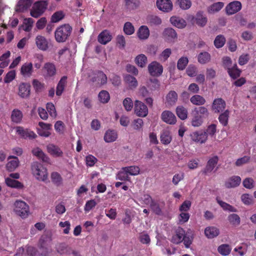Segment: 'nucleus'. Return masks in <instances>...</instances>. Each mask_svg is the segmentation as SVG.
<instances>
[{"label":"nucleus","instance_id":"nucleus-1","mask_svg":"<svg viewBox=\"0 0 256 256\" xmlns=\"http://www.w3.org/2000/svg\"><path fill=\"white\" fill-rule=\"evenodd\" d=\"M209 112L208 108L204 106L194 108L190 112L191 124L194 127L201 126L204 118H208Z\"/></svg>","mask_w":256,"mask_h":256},{"label":"nucleus","instance_id":"nucleus-2","mask_svg":"<svg viewBox=\"0 0 256 256\" xmlns=\"http://www.w3.org/2000/svg\"><path fill=\"white\" fill-rule=\"evenodd\" d=\"M72 28L69 24H64L58 27L54 32L56 41L58 42H65L70 36Z\"/></svg>","mask_w":256,"mask_h":256},{"label":"nucleus","instance_id":"nucleus-3","mask_svg":"<svg viewBox=\"0 0 256 256\" xmlns=\"http://www.w3.org/2000/svg\"><path fill=\"white\" fill-rule=\"evenodd\" d=\"M32 172L36 178L42 182L48 179L47 169L40 163L34 162L31 164Z\"/></svg>","mask_w":256,"mask_h":256},{"label":"nucleus","instance_id":"nucleus-4","mask_svg":"<svg viewBox=\"0 0 256 256\" xmlns=\"http://www.w3.org/2000/svg\"><path fill=\"white\" fill-rule=\"evenodd\" d=\"M13 210L14 213L22 218H27L30 214L29 206L24 201L16 200L13 204Z\"/></svg>","mask_w":256,"mask_h":256},{"label":"nucleus","instance_id":"nucleus-5","mask_svg":"<svg viewBox=\"0 0 256 256\" xmlns=\"http://www.w3.org/2000/svg\"><path fill=\"white\" fill-rule=\"evenodd\" d=\"M48 0H40L35 2L30 10V16L34 18H38L42 16L47 8Z\"/></svg>","mask_w":256,"mask_h":256},{"label":"nucleus","instance_id":"nucleus-6","mask_svg":"<svg viewBox=\"0 0 256 256\" xmlns=\"http://www.w3.org/2000/svg\"><path fill=\"white\" fill-rule=\"evenodd\" d=\"M90 80L95 83L96 86L100 87L107 82L106 74L101 70H96L93 72L90 76Z\"/></svg>","mask_w":256,"mask_h":256},{"label":"nucleus","instance_id":"nucleus-7","mask_svg":"<svg viewBox=\"0 0 256 256\" xmlns=\"http://www.w3.org/2000/svg\"><path fill=\"white\" fill-rule=\"evenodd\" d=\"M148 70L151 76H159L163 72V66L159 62L154 61L149 64Z\"/></svg>","mask_w":256,"mask_h":256},{"label":"nucleus","instance_id":"nucleus-8","mask_svg":"<svg viewBox=\"0 0 256 256\" xmlns=\"http://www.w3.org/2000/svg\"><path fill=\"white\" fill-rule=\"evenodd\" d=\"M134 112L140 117H145L148 114L147 106L139 100H136L134 103Z\"/></svg>","mask_w":256,"mask_h":256},{"label":"nucleus","instance_id":"nucleus-9","mask_svg":"<svg viewBox=\"0 0 256 256\" xmlns=\"http://www.w3.org/2000/svg\"><path fill=\"white\" fill-rule=\"evenodd\" d=\"M206 133L202 130L196 131L192 132L190 136L192 141L202 144L205 143L208 140Z\"/></svg>","mask_w":256,"mask_h":256},{"label":"nucleus","instance_id":"nucleus-10","mask_svg":"<svg viewBox=\"0 0 256 256\" xmlns=\"http://www.w3.org/2000/svg\"><path fill=\"white\" fill-rule=\"evenodd\" d=\"M226 106L225 101L222 98H215L212 106V109L214 113L222 112Z\"/></svg>","mask_w":256,"mask_h":256},{"label":"nucleus","instance_id":"nucleus-11","mask_svg":"<svg viewBox=\"0 0 256 256\" xmlns=\"http://www.w3.org/2000/svg\"><path fill=\"white\" fill-rule=\"evenodd\" d=\"M30 93V85L29 83L21 82L18 85V95L22 98H28Z\"/></svg>","mask_w":256,"mask_h":256},{"label":"nucleus","instance_id":"nucleus-12","mask_svg":"<svg viewBox=\"0 0 256 256\" xmlns=\"http://www.w3.org/2000/svg\"><path fill=\"white\" fill-rule=\"evenodd\" d=\"M45 78H51L56 75V70L55 65L52 62H46L42 68Z\"/></svg>","mask_w":256,"mask_h":256},{"label":"nucleus","instance_id":"nucleus-13","mask_svg":"<svg viewBox=\"0 0 256 256\" xmlns=\"http://www.w3.org/2000/svg\"><path fill=\"white\" fill-rule=\"evenodd\" d=\"M16 133L24 138H35L36 137V134L28 129H24L22 126H18L16 128Z\"/></svg>","mask_w":256,"mask_h":256},{"label":"nucleus","instance_id":"nucleus-14","mask_svg":"<svg viewBox=\"0 0 256 256\" xmlns=\"http://www.w3.org/2000/svg\"><path fill=\"white\" fill-rule=\"evenodd\" d=\"M242 8V4L239 1H234L228 4L226 7V11L228 15H232L240 11Z\"/></svg>","mask_w":256,"mask_h":256},{"label":"nucleus","instance_id":"nucleus-15","mask_svg":"<svg viewBox=\"0 0 256 256\" xmlns=\"http://www.w3.org/2000/svg\"><path fill=\"white\" fill-rule=\"evenodd\" d=\"M163 37L168 42H174L177 38V34L175 30L171 28L164 29L163 32Z\"/></svg>","mask_w":256,"mask_h":256},{"label":"nucleus","instance_id":"nucleus-16","mask_svg":"<svg viewBox=\"0 0 256 256\" xmlns=\"http://www.w3.org/2000/svg\"><path fill=\"white\" fill-rule=\"evenodd\" d=\"M185 232L186 231L184 228L178 227L175 230V234L172 237L171 242L176 244L182 242Z\"/></svg>","mask_w":256,"mask_h":256},{"label":"nucleus","instance_id":"nucleus-17","mask_svg":"<svg viewBox=\"0 0 256 256\" xmlns=\"http://www.w3.org/2000/svg\"><path fill=\"white\" fill-rule=\"evenodd\" d=\"M161 118L162 121L170 124H174L176 122L175 115L169 110L164 111L161 114Z\"/></svg>","mask_w":256,"mask_h":256},{"label":"nucleus","instance_id":"nucleus-18","mask_svg":"<svg viewBox=\"0 0 256 256\" xmlns=\"http://www.w3.org/2000/svg\"><path fill=\"white\" fill-rule=\"evenodd\" d=\"M35 41L36 46L40 50L46 51L48 48V42L44 36L38 35L36 36Z\"/></svg>","mask_w":256,"mask_h":256},{"label":"nucleus","instance_id":"nucleus-19","mask_svg":"<svg viewBox=\"0 0 256 256\" xmlns=\"http://www.w3.org/2000/svg\"><path fill=\"white\" fill-rule=\"evenodd\" d=\"M218 160V157L217 156L210 158L208 160L206 168L203 170L202 172L206 174L211 172L217 164Z\"/></svg>","mask_w":256,"mask_h":256},{"label":"nucleus","instance_id":"nucleus-20","mask_svg":"<svg viewBox=\"0 0 256 256\" xmlns=\"http://www.w3.org/2000/svg\"><path fill=\"white\" fill-rule=\"evenodd\" d=\"M192 22L200 26L204 27L207 23V18L204 14L203 12H198L192 18Z\"/></svg>","mask_w":256,"mask_h":256},{"label":"nucleus","instance_id":"nucleus-21","mask_svg":"<svg viewBox=\"0 0 256 256\" xmlns=\"http://www.w3.org/2000/svg\"><path fill=\"white\" fill-rule=\"evenodd\" d=\"M158 8L163 12H168L172 10V4L170 0H157Z\"/></svg>","mask_w":256,"mask_h":256},{"label":"nucleus","instance_id":"nucleus-22","mask_svg":"<svg viewBox=\"0 0 256 256\" xmlns=\"http://www.w3.org/2000/svg\"><path fill=\"white\" fill-rule=\"evenodd\" d=\"M20 74L25 78H30L34 72L33 65L32 62H26L20 68Z\"/></svg>","mask_w":256,"mask_h":256},{"label":"nucleus","instance_id":"nucleus-23","mask_svg":"<svg viewBox=\"0 0 256 256\" xmlns=\"http://www.w3.org/2000/svg\"><path fill=\"white\" fill-rule=\"evenodd\" d=\"M112 39V36L110 32L105 30L102 31L98 36V42L102 44H106Z\"/></svg>","mask_w":256,"mask_h":256},{"label":"nucleus","instance_id":"nucleus-24","mask_svg":"<svg viewBox=\"0 0 256 256\" xmlns=\"http://www.w3.org/2000/svg\"><path fill=\"white\" fill-rule=\"evenodd\" d=\"M32 2V0H20L16 6V10L17 12H24L31 6Z\"/></svg>","mask_w":256,"mask_h":256},{"label":"nucleus","instance_id":"nucleus-25","mask_svg":"<svg viewBox=\"0 0 256 256\" xmlns=\"http://www.w3.org/2000/svg\"><path fill=\"white\" fill-rule=\"evenodd\" d=\"M241 182V178L239 176H234L230 177L224 184L226 188H234L238 186Z\"/></svg>","mask_w":256,"mask_h":256},{"label":"nucleus","instance_id":"nucleus-26","mask_svg":"<svg viewBox=\"0 0 256 256\" xmlns=\"http://www.w3.org/2000/svg\"><path fill=\"white\" fill-rule=\"evenodd\" d=\"M48 152L54 157H62L63 152L61 149L56 145L50 144L47 146Z\"/></svg>","mask_w":256,"mask_h":256},{"label":"nucleus","instance_id":"nucleus-27","mask_svg":"<svg viewBox=\"0 0 256 256\" xmlns=\"http://www.w3.org/2000/svg\"><path fill=\"white\" fill-rule=\"evenodd\" d=\"M67 76H63L58 82L56 88V95L58 96H62L67 84Z\"/></svg>","mask_w":256,"mask_h":256},{"label":"nucleus","instance_id":"nucleus-28","mask_svg":"<svg viewBox=\"0 0 256 256\" xmlns=\"http://www.w3.org/2000/svg\"><path fill=\"white\" fill-rule=\"evenodd\" d=\"M160 140L163 144L168 145L170 144L172 140L170 132L167 129L163 130L160 133Z\"/></svg>","mask_w":256,"mask_h":256},{"label":"nucleus","instance_id":"nucleus-29","mask_svg":"<svg viewBox=\"0 0 256 256\" xmlns=\"http://www.w3.org/2000/svg\"><path fill=\"white\" fill-rule=\"evenodd\" d=\"M171 24L178 28H183L186 26V21L179 16H173L170 18Z\"/></svg>","mask_w":256,"mask_h":256},{"label":"nucleus","instance_id":"nucleus-30","mask_svg":"<svg viewBox=\"0 0 256 256\" xmlns=\"http://www.w3.org/2000/svg\"><path fill=\"white\" fill-rule=\"evenodd\" d=\"M124 82L129 89L130 90L136 88L138 85V82L136 78L130 74H126L124 77Z\"/></svg>","mask_w":256,"mask_h":256},{"label":"nucleus","instance_id":"nucleus-31","mask_svg":"<svg viewBox=\"0 0 256 256\" xmlns=\"http://www.w3.org/2000/svg\"><path fill=\"white\" fill-rule=\"evenodd\" d=\"M178 96L174 90H170L166 96V103L168 106L174 105L178 100Z\"/></svg>","mask_w":256,"mask_h":256},{"label":"nucleus","instance_id":"nucleus-32","mask_svg":"<svg viewBox=\"0 0 256 256\" xmlns=\"http://www.w3.org/2000/svg\"><path fill=\"white\" fill-rule=\"evenodd\" d=\"M204 234L208 238H213L220 234V230L215 226H208L204 230Z\"/></svg>","mask_w":256,"mask_h":256},{"label":"nucleus","instance_id":"nucleus-33","mask_svg":"<svg viewBox=\"0 0 256 256\" xmlns=\"http://www.w3.org/2000/svg\"><path fill=\"white\" fill-rule=\"evenodd\" d=\"M194 240V233L190 230H188L186 232L184 236V240L182 242L186 248H189L192 244Z\"/></svg>","mask_w":256,"mask_h":256},{"label":"nucleus","instance_id":"nucleus-34","mask_svg":"<svg viewBox=\"0 0 256 256\" xmlns=\"http://www.w3.org/2000/svg\"><path fill=\"white\" fill-rule=\"evenodd\" d=\"M124 1L126 9L130 12L137 9L140 4V2L138 0H124Z\"/></svg>","mask_w":256,"mask_h":256},{"label":"nucleus","instance_id":"nucleus-35","mask_svg":"<svg viewBox=\"0 0 256 256\" xmlns=\"http://www.w3.org/2000/svg\"><path fill=\"white\" fill-rule=\"evenodd\" d=\"M23 118L22 112L18 109H14L12 112L10 118L12 122L16 124H20Z\"/></svg>","mask_w":256,"mask_h":256},{"label":"nucleus","instance_id":"nucleus-36","mask_svg":"<svg viewBox=\"0 0 256 256\" xmlns=\"http://www.w3.org/2000/svg\"><path fill=\"white\" fill-rule=\"evenodd\" d=\"M118 138L117 132L114 130H108L104 136V140L106 142H114Z\"/></svg>","mask_w":256,"mask_h":256},{"label":"nucleus","instance_id":"nucleus-37","mask_svg":"<svg viewBox=\"0 0 256 256\" xmlns=\"http://www.w3.org/2000/svg\"><path fill=\"white\" fill-rule=\"evenodd\" d=\"M137 35L140 40H146L150 36V30L147 26H140L137 32Z\"/></svg>","mask_w":256,"mask_h":256},{"label":"nucleus","instance_id":"nucleus-38","mask_svg":"<svg viewBox=\"0 0 256 256\" xmlns=\"http://www.w3.org/2000/svg\"><path fill=\"white\" fill-rule=\"evenodd\" d=\"M12 158L14 160L8 162L6 165V170L9 172L14 171L16 168L18 166L19 160L18 157L15 156H10L9 158Z\"/></svg>","mask_w":256,"mask_h":256},{"label":"nucleus","instance_id":"nucleus-39","mask_svg":"<svg viewBox=\"0 0 256 256\" xmlns=\"http://www.w3.org/2000/svg\"><path fill=\"white\" fill-rule=\"evenodd\" d=\"M176 114L182 120H185L188 118V110L182 106H178L176 110Z\"/></svg>","mask_w":256,"mask_h":256},{"label":"nucleus","instance_id":"nucleus-40","mask_svg":"<svg viewBox=\"0 0 256 256\" xmlns=\"http://www.w3.org/2000/svg\"><path fill=\"white\" fill-rule=\"evenodd\" d=\"M32 154L34 156L42 160L43 162H48L49 160L48 157L44 154L42 150L39 148H36L32 150Z\"/></svg>","mask_w":256,"mask_h":256},{"label":"nucleus","instance_id":"nucleus-41","mask_svg":"<svg viewBox=\"0 0 256 256\" xmlns=\"http://www.w3.org/2000/svg\"><path fill=\"white\" fill-rule=\"evenodd\" d=\"M5 182L6 184L11 188H22L24 187V185L22 182L10 178H6L5 179Z\"/></svg>","mask_w":256,"mask_h":256},{"label":"nucleus","instance_id":"nucleus-42","mask_svg":"<svg viewBox=\"0 0 256 256\" xmlns=\"http://www.w3.org/2000/svg\"><path fill=\"white\" fill-rule=\"evenodd\" d=\"M190 102L194 105L202 106L206 103V101L203 96L200 95L195 94L190 98Z\"/></svg>","mask_w":256,"mask_h":256},{"label":"nucleus","instance_id":"nucleus-43","mask_svg":"<svg viewBox=\"0 0 256 256\" xmlns=\"http://www.w3.org/2000/svg\"><path fill=\"white\" fill-rule=\"evenodd\" d=\"M224 6L222 2H217L210 5L208 8V12L209 14H214L219 12Z\"/></svg>","mask_w":256,"mask_h":256},{"label":"nucleus","instance_id":"nucleus-44","mask_svg":"<svg viewBox=\"0 0 256 256\" xmlns=\"http://www.w3.org/2000/svg\"><path fill=\"white\" fill-rule=\"evenodd\" d=\"M230 116V111L228 110H224L220 114L218 118L220 122L224 126H226L228 124V118Z\"/></svg>","mask_w":256,"mask_h":256},{"label":"nucleus","instance_id":"nucleus-45","mask_svg":"<svg viewBox=\"0 0 256 256\" xmlns=\"http://www.w3.org/2000/svg\"><path fill=\"white\" fill-rule=\"evenodd\" d=\"M228 72L233 79H236L240 75L241 70L238 68L236 64H234L230 68H228Z\"/></svg>","mask_w":256,"mask_h":256},{"label":"nucleus","instance_id":"nucleus-46","mask_svg":"<svg viewBox=\"0 0 256 256\" xmlns=\"http://www.w3.org/2000/svg\"><path fill=\"white\" fill-rule=\"evenodd\" d=\"M147 23L150 26H156L161 24L162 20L158 16L154 15L149 16L147 18Z\"/></svg>","mask_w":256,"mask_h":256},{"label":"nucleus","instance_id":"nucleus-47","mask_svg":"<svg viewBox=\"0 0 256 256\" xmlns=\"http://www.w3.org/2000/svg\"><path fill=\"white\" fill-rule=\"evenodd\" d=\"M50 178L52 182L56 186H58L62 184V178L58 172H52L51 174Z\"/></svg>","mask_w":256,"mask_h":256},{"label":"nucleus","instance_id":"nucleus-48","mask_svg":"<svg viewBox=\"0 0 256 256\" xmlns=\"http://www.w3.org/2000/svg\"><path fill=\"white\" fill-rule=\"evenodd\" d=\"M136 64L140 68L146 66L148 62L147 57L144 54H140L135 58Z\"/></svg>","mask_w":256,"mask_h":256},{"label":"nucleus","instance_id":"nucleus-49","mask_svg":"<svg viewBox=\"0 0 256 256\" xmlns=\"http://www.w3.org/2000/svg\"><path fill=\"white\" fill-rule=\"evenodd\" d=\"M216 201L224 210H227L230 212H237L236 208L230 204L220 200L218 198H216Z\"/></svg>","mask_w":256,"mask_h":256},{"label":"nucleus","instance_id":"nucleus-50","mask_svg":"<svg viewBox=\"0 0 256 256\" xmlns=\"http://www.w3.org/2000/svg\"><path fill=\"white\" fill-rule=\"evenodd\" d=\"M65 16V14L62 10H58L54 12L51 16V22H58L62 20Z\"/></svg>","mask_w":256,"mask_h":256},{"label":"nucleus","instance_id":"nucleus-51","mask_svg":"<svg viewBox=\"0 0 256 256\" xmlns=\"http://www.w3.org/2000/svg\"><path fill=\"white\" fill-rule=\"evenodd\" d=\"M231 248L228 244H222L218 248V252L222 256H228L231 252Z\"/></svg>","mask_w":256,"mask_h":256},{"label":"nucleus","instance_id":"nucleus-52","mask_svg":"<svg viewBox=\"0 0 256 256\" xmlns=\"http://www.w3.org/2000/svg\"><path fill=\"white\" fill-rule=\"evenodd\" d=\"M229 222L234 226H238L240 224V216L236 214H230L228 217Z\"/></svg>","mask_w":256,"mask_h":256},{"label":"nucleus","instance_id":"nucleus-53","mask_svg":"<svg viewBox=\"0 0 256 256\" xmlns=\"http://www.w3.org/2000/svg\"><path fill=\"white\" fill-rule=\"evenodd\" d=\"M198 62L202 64L208 62L210 60V55L208 52H200L198 55Z\"/></svg>","mask_w":256,"mask_h":256},{"label":"nucleus","instance_id":"nucleus-54","mask_svg":"<svg viewBox=\"0 0 256 256\" xmlns=\"http://www.w3.org/2000/svg\"><path fill=\"white\" fill-rule=\"evenodd\" d=\"M176 4L179 6L182 10H188L192 6L190 0H176Z\"/></svg>","mask_w":256,"mask_h":256},{"label":"nucleus","instance_id":"nucleus-55","mask_svg":"<svg viewBox=\"0 0 256 256\" xmlns=\"http://www.w3.org/2000/svg\"><path fill=\"white\" fill-rule=\"evenodd\" d=\"M34 20L32 18H26L24 19L23 25L22 26L23 30L26 32L31 30Z\"/></svg>","mask_w":256,"mask_h":256},{"label":"nucleus","instance_id":"nucleus-56","mask_svg":"<svg viewBox=\"0 0 256 256\" xmlns=\"http://www.w3.org/2000/svg\"><path fill=\"white\" fill-rule=\"evenodd\" d=\"M226 42L224 36L222 34L218 35L214 40V45L216 48H222Z\"/></svg>","mask_w":256,"mask_h":256},{"label":"nucleus","instance_id":"nucleus-57","mask_svg":"<svg viewBox=\"0 0 256 256\" xmlns=\"http://www.w3.org/2000/svg\"><path fill=\"white\" fill-rule=\"evenodd\" d=\"M122 170H126L128 175L136 176L140 173V169L138 166H130L122 168Z\"/></svg>","mask_w":256,"mask_h":256},{"label":"nucleus","instance_id":"nucleus-58","mask_svg":"<svg viewBox=\"0 0 256 256\" xmlns=\"http://www.w3.org/2000/svg\"><path fill=\"white\" fill-rule=\"evenodd\" d=\"M56 252L60 254H70V248L64 244H60L56 246Z\"/></svg>","mask_w":256,"mask_h":256},{"label":"nucleus","instance_id":"nucleus-59","mask_svg":"<svg viewBox=\"0 0 256 256\" xmlns=\"http://www.w3.org/2000/svg\"><path fill=\"white\" fill-rule=\"evenodd\" d=\"M188 62V60L187 57L183 56L180 58L177 63V68L178 70H182L185 69Z\"/></svg>","mask_w":256,"mask_h":256},{"label":"nucleus","instance_id":"nucleus-60","mask_svg":"<svg viewBox=\"0 0 256 256\" xmlns=\"http://www.w3.org/2000/svg\"><path fill=\"white\" fill-rule=\"evenodd\" d=\"M98 98L100 101L103 103H107L110 98L109 93L106 90H102L98 94Z\"/></svg>","mask_w":256,"mask_h":256},{"label":"nucleus","instance_id":"nucleus-61","mask_svg":"<svg viewBox=\"0 0 256 256\" xmlns=\"http://www.w3.org/2000/svg\"><path fill=\"white\" fill-rule=\"evenodd\" d=\"M124 32L127 35H131L134 32V28L130 22H126L124 26Z\"/></svg>","mask_w":256,"mask_h":256},{"label":"nucleus","instance_id":"nucleus-62","mask_svg":"<svg viewBox=\"0 0 256 256\" xmlns=\"http://www.w3.org/2000/svg\"><path fill=\"white\" fill-rule=\"evenodd\" d=\"M16 74L14 70L8 72L4 78V82L8 84L12 82L16 78Z\"/></svg>","mask_w":256,"mask_h":256},{"label":"nucleus","instance_id":"nucleus-63","mask_svg":"<svg viewBox=\"0 0 256 256\" xmlns=\"http://www.w3.org/2000/svg\"><path fill=\"white\" fill-rule=\"evenodd\" d=\"M216 130V126L215 124H211L208 126L206 129V131H204V132H206L207 137L208 136H213L215 135Z\"/></svg>","mask_w":256,"mask_h":256},{"label":"nucleus","instance_id":"nucleus-64","mask_svg":"<svg viewBox=\"0 0 256 256\" xmlns=\"http://www.w3.org/2000/svg\"><path fill=\"white\" fill-rule=\"evenodd\" d=\"M123 106L126 111H130L134 106L132 99L130 98H126L123 100Z\"/></svg>","mask_w":256,"mask_h":256}]
</instances>
